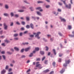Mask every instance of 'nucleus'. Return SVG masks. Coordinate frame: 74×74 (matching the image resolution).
<instances>
[{
	"instance_id": "nucleus-57",
	"label": "nucleus",
	"mask_w": 74,
	"mask_h": 74,
	"mask_svg": "<svg viewBox=\"0 0 74 74\" xmlns=\"http://www.w3.org/2000/svg\"><path fill=\"white\" fill-rule=\"evenodd\" d=\"M51 55V52H49L48 53V56H49V55Z\"/></svg>"
},
{
	"instance_id": "nucleus-47",
	"label": "nucleus",
	"mask_w": 74,
	"mask_h": 74,
	"mask_svg": "<svg viewBox=\"0 0 74 74\" xmlns=\"http://www.w3.org/2000/svg\"><path fill=\"white\" fill-rule=\"evenodd\" d=\"M2 46H3V47H5V45L4 43L2 44Z\"/></svg>"
},
{
	"instance_id": "nucleus-29",
	"label": "nucleus",
	"mask_w": 74,
	"mask_h": 74,
	"mask_svg": "<svg viewBox=\"0 0 74 74\" xmlns=\"http://www.w3.org/2000/svg\"><path fill=\"white\" fill-rule=\"evenodd\" d=\"M26 18L27 21H29V17H26Z\"/></svg>"
},
{
	"instance_id": "nucleus-15",
	"label": "nucleus",
	"mask_w": 74,
	"mask_h": 74,
	"mask_svg": "<svg viewBox=\"0 0 74 74\" xmlns=\"http://www.w3.org/2000/svg\"><path fill=\"white\" fill-rule=\"evenodd\" d=\"M67 64H66V63H65L63 64V66H64V67H67Z\"/></svg>"
},
{
	"instance_id": "nucleus-40",
	"label": "nucleus",
	"mask_w": 74,
	"mask_h": 74,
	"mask_svg": "<svg viewBox=\"0 0 74 74\" xmlns=\"http://www.w3.org/2000/svg\"><path fill=\"white\" fill-rule=\"evenodd\" d=\"M38 3H43V2L42 1H38Z\"/></svg>"
},
{
	"instance_id": "nucleus-9",
	"label": "nucleus",
	"mask_w": 74,
	"mask_h": 74,
	"mask_svg": "<svg viewBox=\"0 0 74 74\" xmlns=\"http://www.w3.org/2000/svg\"><path fill=\"white\" fill-rule=\"evenodd\" d=\"M37 13L38 15H40V16H41L42 15L39 12H37Z\"/></svg>"
},
{
	"instance_id": "nucleus-4",
	"label": "nucleus",
	"mask_w": 74,
	"mask_h": 74,
	"mask_svg": "<svg viewBox=\"0 0 74 74\" xmlns=\"http://www.w3.org/2000/svg\"><path fill=\"white\" fill-rule=\"evenodd\" d=\"M65 5L66 7L68 8H69V9H70V8H71V4H69V5H66V4Z\"/></svg>"
},
{
	"instance_id": "nucleus-42",
	"label": "nucleus",
	"mask_w": 74,
	"mask_h": 74,
	"mask_svg": "<svg viewBox=\"0 0 74 74\" xmlns=\"http://www.w3.org/2000/svg\"><path fill=\"white\" fill-rule=\"evenodd\" d=\"M29 37H34V35H31L29 36Z\"/></svg>"
},
{
	"instance_id": "nucleus-44",
	"label": "nucleus",
	"mask_w": 74,
	"mask_h": 74,
	"mask_svg": "<svg viewBox=\"0 0 74 74\" xmlns=\"http://www.w3.org/2000/svg\"><path fill=\"white\" fill-rule=\"evenodd\" d=\"M1 53H2V54H4V53H5V51H2L1 52Z\"/></svg>"
},
{
	"instance_id": "nucleus-55",
	"label": "nucleus",
	"mask_w": 74,
	"mask_h": 74,
	"mask_svg": "<svg viewBox=\"0 0 74 74\" xmlns=\"http://www.w3.org/2000/svg\"><path fill=\"white\" fill-rule=\"evenodd\" d=\"M58 3L59 4V5H62V3H61L60 2H59Z\"/></svg>"
},
{
	"instance_id": "nucleus-17",
	"label": "nucleus",
	"mask_w": 74,
	"mask_h": 74,
	"mask_svg": "<svg viewBox=\"0 0 74 74\" xmlns=\"http://www.w3.org/2000/svg\"><path fill=\"white\" fill-rule=\"evenodd\" d=\"M29 49H30V48H27L25 49V51H29Z\"/></svg>"
},
{
	"instance_id": "nucleus-21",
	"label": "nucleus",
	"mask_w": 74,
	"mask_h": 74,
	"mask_svg": "<svg viewBox=\"0 0 74 74\" xmlns=\"http://www.w3.org/2000/svg\"><path fill=\"white\" fill-rule=\"evenodd\" d=\"M18 36V34H14V37H16Z\"/></svg>"
},
{
	"instance_id": "nucleus-13",
	"label": "nucleus",
	"mask_w": 74,
	"mask_h": 74,
	"mask_svg": "<svg viewBox=\"0 0 74 74\" xmlns=\"http://www.w3.org/2000/svg\"><path fill=\"white\" fill-rule=\"evenodd\" d=\"M5 42L7 43H9L10 42V41H8L7 39H6L4 40Z\"/></svg>"
},
{
	"instance_id": "nucleus-54",
	"label": "nucleus",
	"mask_w": 74,
	"mask_h": 74,
	"mask_svg": "<svg viewBox=\"0 0 74 74\" xmlns=\"http://www.w3.org/2000/svg\"><path fill=\"white\" fill-rule=\"evenodd\" d=\"M21 30H25V29H24V27H22L21 28Z\"/></svg>"
},
{
	"instance_id": "nucleus-28",
	"label": "nucleus",
	"mask_w": 74,
	"mask_h": 74,
	"mask_svg": "<svg viewBox=\"0 0 74 74\" xmlns=\"http://www.w3.org/2000/svg\"><path fill=\"white\" fill-rule=\"evenodd\" d=\"M46 51H48V49H49V48H48V47L46 46Z\"/></svg>"
},
{
	"instance_id": "nucleus-63",
	"label": "nucleus",
	"mask_w": 74,
	"mask_h": 74,
	"mask_svg": "<svg viewBox=\"0 0 74 74\" xmlns=\"http://www.w3.org/2000/svg\"><path fill=\"white\" fill-rule=\"evenodd\" d=\"M14 40H18V38H14Z\"/></svg>"
},
{
	"instance_id": "nucleus-32",
	"label": "nucleus",
	"mask_w": 74,
	"mask_h": 74,
	"mask_svg": "<svg viewBox=\"0 0 74 74\" xmlns=\"http://www.w3.org/2000/svg\"><path fill=\"white\" fill-rule=\"evenodd\" d=\"M50 7V6H49V5H46V7L47 8H49Z\"/></svg>"
},
{
	"instance_id": "nucleus-49",
	"label": "nucleus",
	"mask_w": 74,
	"mask_h": 74,
	"mask_svg": "<svg viewBox=\"0 0 74 74\" xmlns=\"http://www.w3.org/2000/svg\"><path fill=\"white\" fill-rule=\"evenodd\" d=\"M29 44V43L27 42V43H23V44L24 45H25V44H26V45H27V44Z\"/></svg>"
},
{
	"instance_id": "nucleus-37",
	"label": "nucleus",
	"mask_w": 74,
	"mask_h": 74,
	"mask_svg": "<svg viewBox=\"0 0 74 74\" xmlns=\"http://www.w3.org/2000/svg\"><path fill=\"white\" fill-rule=\"evenodd\" d=\"M62 60V59L60 58H59V60H58L59 62H61Z\"/></svg>"
},
{
	"instance_id": "nucleus-62",
	"label": "nucleus",
	"mask_w": 74,
	"mask_h": 74,
	"mask_svg": "<svg viewBox=\"0 0 74 74\" xmlns=\"http://www.w3.org/2000/svg\"><path fill=\"white\" fill-rule=\"evenodd\" d=\"M20 36H22V33H20Z\"/></svg>"
},
{
	"instance_id": "nucleus-5",
	"label": "nucleus",
	"mask_w": 74,
	"mask_h": 74,
	"mask_svg": "<svg viewBox=\"0 0 74 74\" xmlns=\"http://www.w3.org/2000/svg\"><path fill=\"white\" fill-rule=\"evenodd\" d=\"M3 26L4 27V29L5 30H7V25H6V23H5L3 24Z\"/></svg>"
},
{
	"instance_id": "nucleus-8",
	"label": "nucleus",
	"mask_w": 74,
	"mask_h": 74,
	"mask_svg": "<svg viewBox=\"0 0 74 74\" xmlns=\"http://www.w3.org/2000/svg\"><path fill=\"white\" fill-rule=\"evenodd\" d=\"M30 26L32 29H34V25H33V24H30Z\"/></svg>"
},
{
	"instance_id": "nucleus-61",
	"label": "nucleus",
	"mask_w": 74,
	"mask_h": 74,
	"mask_svg": "<svg viewBox=\"0 0 74 74\" xmlns=\"http://www.w3.org/2000/svg\"><path fill=\"white\" fill-rule=\"evenodd\" d=\"M30 71V69H29L28 70H27V73H28V72H29V71Z\"/></svg>"
},
{
	"instance_id": "nucleus-22",
	"label": "nucleus",
	"mask_w": 74,
	"mask_h": 74,
	"mask_svg": "<svg viewBox=\"0 0 74 74\" xmlns=\"http://www.w3.org/2000/svg\"><path fill=\"white\" fill-rule=\"evenodd\" d=\"M69 36L70 37H74V35H69Z\"/></svg>"
},
{
	"instance_id": "nucleus-35",
	"label": "nucleus",
	"mask_w": 74,
	"mask_h": 74,
	"mask_svg": "<svg viewBox=\"0 0 74 74\" xmlns=\"http://www.w3.org/2000/svg\"><path fill=\"white\" fill-rule=\"evenodd\" d=\"M5 16H8V14L7 13H5L4 14Z\"/></svg>"
},
{
	"instance_id": "nucleus-39",
	"label": "nucleus",
	"mask_w": 74,
	"mask_h": 74,
	"mask_svg": "<svg viewBox=\"0 0 74 74\" xmlns=\"http://www.w3.org/2000/svg\"><path fill=\"white\" fill-rule=\"evenodd\" d=\"M30 9H31V11H33V8L32 7H31L30 8Z\"/></svg>"
},
{
	"instance_id": "nucleus-18",
	"label": "nucleus",
	"mask_w": 74,
	"mask_h": 74,
	"mask_svg": "<svg viewBox=\"0 0 74 74\" xmlns=\"http://www.w3.org/2000/svg\"><path fill=\"white\" fill-rule=\"evenodd\" d=\"M40 53L41 55H44V52L43 51H40Z\"/></svg>"
},
{
	"instance_id": "nucleus-38",
	"label": "nucleus",
	"mask_w": 74,
	"mask_h": 74,
	"mask_svg": "<svg viewBox=\"0 0 74 74\" xmlns=\"http://www.w3.org/2000/svg\"><path fill=\"white\" fill-rule=\"evenodd\" d=\"M11 16H14V13L13 12H11Z\"/></svg>"
},
{
	"instance_id": "nucleus-53",
	"label": "nucleus",
	"mask_w": 74,
	"mask_h": 74,
	"mask_svg": "<svg viewBox=\"0 0 74 74\" xmlns=\"http://www.w3.org/2000/svg\"><path fill=\"white\" fill-rule=\"evenodd\" d=\"M53 71H51L50 73V74H53Z\"/></svg>"
},
{
	"instance_id": "nucleus-43",
	"label": "nucleus",
	"mask_w": 74,
	"mask_h": 74,
	"mask_svg": "<svg viewBox=\"0 0 74 74\" xmlns=\"http://www.w3.org/2000/svg\"><path fill=\"white\" fill-rule=\"evenodd\" d=\"M36 60L37 61H40V58H38L36 59Z\"/></svg>"
},
{
	"instance_id": "nucleus-10",
	"label": "nucleus",
	"mask_w": 74,
	"mask_h": 74,
	"mask_svg": "<svg viewBox=\"0 0 74 74\" xmlns=\"http://www.w3.org/2000/svg\"><path fill=\"white\" fill-rule=\"evenodd\" d=\"M49 70L47 69L44 71V73H48V72H49Z\"/></svg>"
},
{
	"instance_id": "nucleus-11",
	"label": "nucleus",
	"mask_w": 74,
	"mask_h": 74,
	"mask_svg": "<svg viewBox=\"0 0 74 74\" xmlns=\"http://www.w3.org/2000/svg\"><path fill=\"white\" fill-rule=\"evenodd\" d=\"M64 71V69H62V70L60 71V73L62 74V73H63V72Z\"/></svg>"
},
{
	"instance_id": "nucleus-27",
	"label": "nucleus",
	"mask_w": 74,
	"mask_h": 74,
	"mask_svg": "<svg viewBox=\"0 0 74 74\" xmlns=\"http://www.w3.org/2000/svg\"><path fill=\"white\" fill-rule=\"evenodd\" d=\"M33 53H31L30 55L29 56V57H32L33 56Z\"/></svg>"
},
{
	"instance_id": "nucleus-59",
	"label": "nucleus",
	"mask_w": 74,
	"mask_h": 74,
	"mask_svg": "<svg viewBox=\"0 0 74 74\" xmlns=\"http://www.w3.org/2000/svg\"><path fill=\"white\" fill-rule=\"evenodd\" d=\"M21 8L22 9H25V7H24V6L21 7Z\"/></svg>"
},
{
	"instance_id": "nucleus-52",
	"label": "nucleus",
	"mask_w": 74,
	"mask_h": 74,
	"mask_svg": "<svg viewBox=\"0 0 74 74\" xmlns=\"http://www.w3.org/2000/svg\"><path fill=\"white\" fill-rule=\"evenodd\" d=\"M7 53H8V54H12V53H10V52L9 51H8L7 52Z\"/></svg>"
},
{
	"instance_id": "nucleus-24",
	"label": "nucleus",
	"mask_w": 74,
	"mask_h": 74,
	"mask_svg": "<svg viewBox=\"0 0 74 74\" xmlns=\"http://www.w3.org/2000/svg\"><path fill=\"white\" fill-rule=\"evenodd\" d=\"M55 64H56V62H53V66H55Z\"/></svg>"
},
{
	"instance_id": "nucleus-58",
	"label": "nucleus",
	"mask_w": 74,
	"mask_h": 74,
	"mask_svg": "<svg viewBox=\"0 0 74 74\" xmlns=\"http://www.w3.org/2000/svg\"><path fill=\"white\" fill-rule=\"evenodd\" d=\"M12 71V69H9V72H10V71Z\"/></svg>"
},
{
	"instance_id": "nucleus-19",
	"label": "nucleus",
	"mask_w": 74,
	"mask_h": 74,
	"mask_svg": "<svg viewBox=\"0 0 74 74\" xmlns=\"http://www.w3.org/2000/svg\"><path fill=\"white\" fill-rule=\"evenodd\" d=\"M68 27L69 29H71V25H68Z\"/></svg>"
},
{
	"instance_id": "nucleus-60",
	"label": "nucleus",
	"mask_w": 74,
	"mask_h": 74,
	"mask_svg": "<svg viewBox=\"0 0 74 74\" xmlns=\"http://www.w3.org/2000/svg\"><path fill=\"white\" fill-rule=\"evenodd\" d=\"M62 55H63V54H59V56H60V57H61V56H62Z\"/></svg>"
},
{
	"instance_id": "nucleus-2",
	"label": "nucleus",
	"mask_w": 74,
	"mask_h": 74,
	"mask_svg": "<svg viewBox=\"0 0 74 74\" xmlns=\"http://www.w3.org/2000/svg\"><path fill=\"white\" fill-rule=\"evenodd\" d=\"M41 34L40 32H38L37 33V34L35 35V37H37L38 39L40 38V37H39V35Z\"/></svg>"
},
{
	"instance_id": "nucleus-16",
	"label": "nucleus",
	"mask_w": 74,
	"mask_h": 74,
	"mask_svg": "<svg viewBox=\"0 0 74 74\" xmlns=\"http://www.w3.org/2000/svg\"><path fill=\"white\" fill-rule=\"evenodd\" d=\"M53 52L55 55H56V50H55V49H53Z\"/></svg>"
},
{
	"instance_id": "nucleus-7",
	"label": "nucleus",
	"mask_w": 74,
	"mask_h": 74,
	"mask_svg": "<svg viewBox=\"0 0 74 74\" xmlns=\"http://www.w3.org/2000/svg\"><path fill=\"white\" fill-rule=\"evenodd\" d=\"M5 70L3 69L1 71V74H4L5 73Z\"/></svg>"
},
{
	"instance_id": "nucleus-34",
	"label": "nucleus",
	"mask_w": 74,
	"mask_h": 74,
	"mask_svg": "<svg viewBox=\"0 0 74 74\" xmlns=\"http://www.w3.org/2000/svg\"><path fill=\"white\" fill-rule=\"evenodd\" d=\"M5 8L7 9L8 8V6L7 5H5Z\"/></svg>"
},
{
	"instance_id": "nucleus-14",
	"label": "nucleus",
	"mask_w": 74,
	"mask_h": 74,
	"mask_svg": "<svg viewBox=\"0 0 74 74\" xmlns=\"http://www.w3.org/2000/svg\"><path fill=\"white\" fill-rule=\"evenodd\" d=\"M14 49L16 50V51H19V48H17V47H15L14 48Z\"/></svg>"
},
{
	"instance_id": "nucleus-46",
	"label": "nucleus",
	"mask_w": 74,
	"mask_h": 74,
	"mask_svg": "<svg viewBox=\"0 0 74 74\" xmlns=\"http://www.w3.org/2000/svg\"><path fill=\"white\" fill-rule=\"evenodd\" d=\"M59 35H60V36H62L63 35L62 34H61L60 33H59Z\"/></svg>"
},
{
	"instance_id": "nucleus-64",
	"label": "nucleus",
	"mask_w": 74,
	"mask_h": 74,
	"mask_svg": "<svg viewBox=\"0 0 74 74\" xmlns=\"http://www.w3.org/2000/svg\"><path fill=\"white\" fill-rule=\"evenodd\" d=\"M10 26H13V23H12L11 24H10Z\"/></svg>"
},
{
	"instance_id": "nucleus-1",
	"label": "nucleus",
	"mask_w": 74,
	"mask_h": 74,
	"mask_svg": "<svg viewBox=\"0 0 74 74\" xmlns=\"http://www.w3.org/2000/svg\"><path fill=\"white\" fill-rule=\"evenodd\" d=\"M40 62H36V67H38L40 69H41L42 67H41V65L39 64Z\"/></svg>"
},
{
	"instance_id": "nucleus-6",
	"label": "nucleus",
	"mask_w": 74,
	"mask_h": 74,
	"mask_svg": "<svg viewBox=\"0 0 74 74\" xmlns=\"http://www.w3.org/2000/svg\"><path fill=\"white\" fill-rule=\"evenodd\" d=\"M60 19H61V21L62 22H66V20L64 18H62L61 17H60Z\"/></svg>"
},
{
	"instance_id": "nucleus-56",
	"label": "nucleus",
	"mask_w": 74,
	"mask_h": 74,
	"mask_svg": "<svg viewBox=\"0 0 74 74\" xmlns=\"http://www.w3.org/2000/svg\"><path fill=\"white\" fill-rule=\"evenodd\" d=\"M16 23L17 25H20V23H19L18 22H16Z\"/></svg>"
},
{
	"instance_id": "nucleus-25",
	"label": "nucleus",
	"mask_w": 74,
	"mask_h": 74,
	"mask_svg": "<svg viewBox=\"0 0 74 74\" xmlns=\"http://www.w3.org/2000/svg\"><path fill=\"white\" fill-rule=\"evenodd\" d=\"M61 1H62L63 2L64 4H66V3L65 2H66V1H63V0H61Z\"/></svg>"
},
{
	"instance_id": "nucleus-36",
	"label": "nucleus",
	"mask_w": 74,
	"mask_h": 74,
	"mask_svg": "<svg viewBox=\"0 0 74 74\" xmlns=\"http://www.w3.org/2000/svg\"><path fill=\"white\" fill-rule=\"evenodd\" d=\"M23 11H24V10H20L18 11V12H23Z\"/></svg>"
},
{
	"instance_id": "nucleus-12",
	"label": "nucleus",
	"mask_w": 74,
	"mask_h": 74,
	"mask_svg": "<svg viewBox=\"0 0 74 74\" xmlns=\"http://www.w3.org/2000/svg\"><path fill=\"white\" fill-rule=\"evenodd\" d=\"M40 49V48L38 47L35 48V50L36 51H38Z\"/></svg>"
},
{
	"instance_id": "nucleus-26",
	"label": "nucleus",
	"mask_w": 74,
	"mask_h": 74,
	"mask_svg": "<svg viewBox=\"0 0 74 74\" xmlns=\"http://www.w3.org/2000/svg\"><path fill=\"white\" fill-rule=\"evenodd\" d=\"M41 7H38V8H36V10H41Z\"/></svg>"
},
{
	"instance_id": "nucleus-20",
	"label": "nucleus",
	"mask_w": 74,
	"mask_h": 74,
	"mask_svg": "<svg viewBox=\"0 0 74 74\" xmlns=\"http://www.w3.org/2000/svg\"><path fill=\"white\" fill-rule=\"evenodd\" d=\"M8 67H9V66H8V65H6V66L5 69H6V70H8Z\"/></svg>"
},
{
	"instance_id": "nucleus-31",
	"label": "nucleus",
	"mask_w": 74,
	"mask_h": 74,
	"mask_svg": "<svg viewBox=\"0 0 74 74\" xmlns=\"http://www.w3.org/2000/svg\"><path fill=\"white\" fill-rule=\"evenodd\" d=\"M48 63V60H45V64H47Z\"/></svg>"
},
{
	"instance_id": "nucleus-23",
	"label": "nucleus",
	"mask_w": 74,
	"mask_h": 74,
	"mask_svg": "<svg viewBox=\"0 0 74 74\" xmlns=\"http://www.w3.org/2000/svg\"><path fill=\"white\" fill-rule=\"evenodd\" d=\"M26 27L27 29H29L30 28V26L27 25L26 26Z\"/></svg>"
},
{
	"instance_id": "nucleus-33",
	"label": "nucleus",
	"mask_w": 74,
	"mask_h": 74,
	"mask_svg": "<svg viewBox=\"0 0 74 74\" xmlns=\"http://www.w3.org/2000/svg\"><path fill=\"white\" fill-rule=\"evenodd\" d=\"M21 23L22 25H24L25 24V22L24 21L22 22Z\"/></svg>"
},
{
	"instance_id": "nucleus-50",
	"label": "nucleus",
	"mask_w": 74,
	"mask_h": 74,
	"mask_svg": "<svg viewBox=\"0 0 74 74\" xmlns=\"http://www.w3.org/2000/svg\"><path fill=\"white\" fill-rule=\"evenodd\" d=\"M15 17H18L19 16V15H18V14H15Z\"/></svg>"
},
{
	"instance_id": "nucleus-3",
	"label": "nucleus",
	"mask_w": 74,
	"mask_h": 74,
	"mask_svg": "<svg viewBox=\"0 0 74 74\" xmlns=\"http://www.w3.org/2000/svg\"><path fill=\"white\" fill-rule=\"evenodd\" d=\"M65 63L66 64H69L71 62V61H70V60L68 59H66V60H65Z\"/></svg>"
},
{
	"instance_id": "nucleus-48",
	"label": "nucleus",
	"mask_w": 74,
	"mask_h": 74,
	"mask_svg": "<svg viewBox=\"0 0 74 74\" xmlns=\"http://www.w3.org/2000/svg\"><path fill=\"white\" fill-rule=\"evenodd\" d=\"M58 12H61V9H58Z\"/></svg>"
},
{
	"instance_id": "nucleus-30",
	"label": "nucleus",
	"mask_w": 74,
	"mask_h": 74,
	"mask_svg": "<svg viewBox=\"0 0 74 74\" xmlns=\"http://www.w3.org/2000/svg\"><path fill=\"white\" fill-rule=\"evenodd\" d=\"M2 56L3 58V59H4V60H5V56L4 55H3Z\"/></svg>"
},
{
	"instance_id": "nucleus-51",
	"label": "nucleus",
	"mask_w": 74,
	"mask_h": 74,
	"mask_svg": "<svg viewBox=\"0 0 74 74\" xmlns=\"http://www.w3.org/2000/svg\"><path fill=\"white\" fill-rule=\"evenodd\" d=\"M24 51V49H23L21 50V52H23V51Z\"/></svg>"
},
{
	"instance_id": "nucleus-41",
	"label": "nucleus",
	"mask_w": 74,
	"mask_h": 74,
	"mask_svg": "<svg viewBox=\"0 0 74 74\" xmlns=\"http://www.w3.org/2000/svg\"><path fill=\"white\" fill-rule=\"evenodd\" d=\"M45 59V57H44L42 59V61H43V60H44Z\"/></svg>"
},
{
	"instance_id": "nucleus-45",
	"label": "nucleus",
	"mask_w": 74,
	"mask_h": 74,
	"mask_svg": "<svg viewBox=\"0 0 74 74\" xmlns=\"http://www.w3.org/2000/svg\"><path fill=\"white\" fill-rule=\"evenodd\" d=\"M26 56H25L23 55L21 56V58H25Z\"/></svg>"
}]
</instances>
